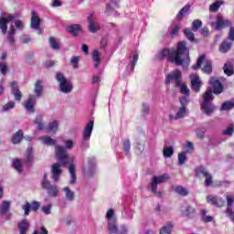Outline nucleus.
I'll return each instance as SVG.
<instances>
[{"label":"nucleus","instance_id":"obj_32","mask_svg":"<svg viewBox=\"0 0 234 234\" xmlns=\"http://www.w3.org/2000/svg\"><path fill=\"white\" fill-rule=\"evenodd\" d=\"M233 202H234V196L233 195H228L227 196V209H226V215H231V212L233 211Z\"/></svg>","mask_w":234,"mask_h":234},{"label":"nucleus","instance_id":"obj_58","mask_svg":"<svg viewBox=\"0 0 234 234\" xmlns=\"http://www.w3.org/2000/svg\"><path fill=\"white\" fill-rule=\"evenodd\" d=\"M202 27V20L196 19L192 22V30L197 32Z\"/></svg>","mask_w":234,"mask_h":234},{"label":"nucleus","instance_id":"obj_19","mask_svg":"<svg viewBox=\"0 0 234 234\" xmlns=\"http://www.w3.org/2000/svg\"><path fill=\"white\" fill-rule=\"evenodd\" d=\"M197 209L191 205H186L185 208L181 209V215L186 218H195Z\"/></svg>","mask_w":234,"mask_h":234},{"label":"nucleus","instance_id":"obj_13","mask_svg":"<svg viewBox=\"0 0 234 234\" xmlns=\"http://www.w3.org/2000/svg\"><path fill=\"white\" fill-rule=\"evenodd\" d=\"M209 85L212 87L214 94H221V92L224 90L222 83H220V80L215 77L210 78Z\"/></svg>","mask_w":234,"mask_h":234},{"label":"nucleus","instance_id":"obj_59","mask_svg":"<svg viewBox=\"0 0 234 234\" xmlns=\"http://www.w3.org/2000/svg\"><path fill=\"white\" fill-rule=\"evenodd\" d=\"M184 34L189 41H195V34L191 32V29L189 28L185 29Z\"/></svg>","mask_w":234,"mask_h":234},{"label":"nucleus","instance_id":"obj_14","mask_svg":"<svg viewBox=\"0 0 234 234\" xmlns=\"http://www.w3.org/2000/svg\"><path fill=\"white\" fill-rule=\"evenodd\" d=\"M40 207L41 204L39 201H33L31 204L27 202V204L23 205L22 209L25 212V216L28 217V215H30V209H32V211H37Z\"/></svg>","mask_w":234,"mask_h":234},{"label":"nucleus","instance_id":"obj_18","mask_svg":"<svg viewBox=\"0 0 234 234\" xmlns=\"http://www.w3.org/2000/svg\"><path fill=\"white\" fill-rule=\"evenodd\" d=\"M41 27V19L37 15H36V11H32L31 16V28L34 30H38L37 34H42V30L39 28Z\"/></svg>","mask_w":234,"mask_h":234},{"label":"nucleus","instance_id":"obj_61","mask_svg":"<svg viewBox=\"0 0 234 234\" xmlns=\"http://www.w3.org/2000/svg\"><path fill=\"white\" fill-rule=\"evenodd\" d=\"M41 210L43 213H45V215H50V213H52V205L48 204V205L42 207Z\"/></svg>","mask_w":234,"mask_h":234},{"label":"nucleus","instance_id":"obj_52","mask_svg":"<svg viewBox=\"0 0 234 234\" xmlns=\"http://www.w3.org/2000/svg\"><path fill=\"white\" fill-rule=\"evenodd\" d=\"M14 107H16V102H14L13 101L5 103L3 107H2V111L3 112H8V111H12V109H14Z\"/></svg>","mask_w":234,"mask_h":234},{"label":"nucleus","instance_id":"obj_41","mask_svg":"<svg viewBox=\"0 0 234 234\" xmlns=\"http://www.w3.org/2000/svg\"><path fill=\"white\" fill-rule=\"evenodd\" d=\"M62 191H64L65 197L69 202L74 201V191L70 190L69 186L64 187Z\"/></svg>","mask_w":234,"mask_h":234},{"label":"nucleus","instance_id":"obj_26","mask_svg":"<svg viewBox=\"0 0 234 234\" xmlns=\"http://www.w3.org/2000/svg\"><path fill=\"white\" fill-rule=\"evenodd\" d=\"M186 112H187V108L186 106H181L176 116L170 115V120H182V118L186 117Z\"/></svg>","mask_w":234,"mask_h":234},{"label":"nucleus","instance_id":"obj_24","mask_svg":"<svg viewBox=\"0 0 234 234\" xmlns=\"http://www.w3.org/2000/svg\"><path fill=\"white\" fill-rule=\"evenodd\" d=\"M67 31L76 37L81 32V26L80 24L70 25L68 27Z\"/></svg>","mask_w":234,"mask_h":234},{"label":"nucleus","instance_id":"obj_8","mask_svg":"<svg viewBox=\"0 0 234 234\" xmlns=\"http://www.w3.org/2000/svg\"><path fill=\"white\" fill-rule=\"evenodd\" d=\"M167 180H169V175L167 174H164L159 176H154L152 182L150 183L152 193H154V195H158V184H164V182H167Z\"/></svg>","mask_w":234,"mask_h":234},{"label":"nucleus","instance_id":"obj_36","mask_svg":"<svg viewBox=\"0 0 234 234\" xmlns=\"http://www.w3.org/2000/svg\"><path fill=\"white\" fill-rule=\"evenodd\" d=\"M14 36H16V27L14 25L10 26V29L7 33V41L10 43V45H14L16 43V38H14Z\"/></svg>","mask_w":234,"mask_h":234},{"label":"nucleus","instance_id":"obj_25","mask_svg":"<svg viewBox=\"0 0 234 234\" xmlns=\"http://www.w3.org/2000/svg\"><path fill=\"white\" fill-rule=\"evenodd\" d=\"M225 3L226 2H224V0H218L212 3L208 7L209 12H211L212 14H217V12L220 10V6L224 5Z\"/></svg>","mask_w":234,"mask_h":234},{"label":"nucleus","instance_id":"obj_23","mask_svg":"<svg viewBox=\"0 0 234 234\" xmlns=\"http://www.w3.org/2000/svg\"><path fill=\"white\" fill-rule=\"evenodd\" d=\"M26 165H32L34 164V150L32 146H28L26 152Z\"/></svg>","mask_w":234,"mask_h":234},{"label":"nucleus","instance_id":"obj_2","mask_svg":"<svg viewBox=\"0 0 234 234\" xmlns=\"http://www.w3.org/2000/svg\"><path fill=\"white\" fill-rule=\"evenodd\" d=\"M186 41H181L177 44V49L175 48H163L157 54V58L162 60L167 58L170 63L176 67L187 69L189 67V49L186 47Z\"/></svg>","mask_w":234,"mask_h":234},{"label":"nucleus","instance_id":"obj_56","mask_svg":"<svg viewBox=\"0 0 234 234\" xmlns=\"http://www.w3.org/2000/svg\"><path fill=\"white\" fill-rule=\"evenodd\" d=\"M151 112V107L149 104L144 102L142 104V114L143 116H147Z\"/></svg>","mask_w":234,"mask_h":234},{"label":"nucleus","instance_id":"obj_46","mask_svg":"<svg viewBox=\"0 0 234 234\" xmlns=\"http://www.w3.org/2000/svg\"><path fill=\"white\" fill-rule=\"evenodd\" d=\"M204 59H206V55L199 56L197 63L192 66L193 70H197V69H200L202 67V63H204Z\"/></svg>","mask_w":234,"mask_h":234},{"label":"nucleus","instance_id":"obj_30","mask_svg":"<svg viewBox=\"0 0 234 234\" xmlns=\"http://www.w3.org/2000/svg\"><path fill=\"white\" fill-rule=\"evenodd\" d=\"M11 206H12V202L8 200L2 201V203L0 204V215H5L8 213Z\"/></svg>","mask_w":234,"mask_h":234},{"label":"nucleus","instance_id":"obj_42","mask_svg":"<svg viewBox=\"0 0 234 234\" xmlns=\"http://www.w3.org/2000/svg\"><path fill=\"white\" fill-rule=\"evenodd\" d=\"M35 125L37 126L38 131L45 129V123L43 122V115H37L34 121Z\"/></svg>","mask_w":234,"mask_h":234},{"label":"nucleus","instance_id":"obj_11","mask_svg":"<svg viewBox=\"0 0 234 234\" xmlns=\"http://www.w3.org/2000/svg\"><path fill=\"white\" fill-rule=\"evenodd\" d=\"M94 129V120L89 121L84 128L82 133V140L83 142H89L90 140V136L92 135V130Z\"/></svg>","mask_w":234,"mask_h":234},{"label":"nucleus","instance_id":"obj_3","mask_svg":"<svg viewBox=\"0 0 234 234\" xmlns=\"http://www.w3.org/2000/svg\"><path fill=\"white\" fill-rule=\"evenodd\" d=\"M213 100H215L213 90L211 89L207 90L203 94V102L201 103V111L206 116H211L217 111V106L213 104Z\"/></svg>","mask_w":234,"mask_h":234},{"label":"nucleus","instance_id":"obj_21","mask_svg":"<svg viewBox=\"0 0 234 234\" xmlns=\"http://www.w3.org/2000/svg\"><path fill=\"white\" fill-rule=\"evenodd\" d=\"M232 47H233V42H229L228 39H225L219 45L218 50L221 54H227V52H229V50H231Z\"/></svg>","mask_w":234,"mask_h":234},{"label":"nucleus","instance_id":"obj_38","mask_svg":"<svg viewBox=\"0 0 234 234\" xmlns=\"http://www.w3.org/2000/svg\"><path fill=\"white\" fill-rule=\"evenodd\" d=\"M101 54H100V51L94 50L92 53V59L94 61V67L95 69H98L100 67V63H101Z\"/></svg>","mask_w":234,"mask_h":234},{"label":"nucleus","instance_id":"obj_57","mask_svg":"<svg viewBox=\"0 0 234 234\" xmlns=\"http://www.w3.org/2000/svg\"><path fill=\"white\" fill-rule=\"evenodd\" d=\"M179 87L181 94H184L185 96L189 95V88L186 84H183L182 81L180 83V86H176Z\"/></svg>","mask_w":234,"mask_h":234},{"label":"nucleus","instance_id":"obj_49","mask_svg":"<svg viewBox=\"0 0 234 234\" xmlns=\"http://www.w3.org/2000/svg\"><path fill=\"white\" fill-rule=\"evenodd\" d=\"M49 47H50L53 50H59V44H58V41L56 40V37H49Z\"/></svg>","mask_w":234,"mask_h":234},{"label":"nucleus","instance_id":"obj_64","mask_svg":"<svg viewBox=\"0 0 234 234\" xmlns=\"http://www.w3.org/2000/svg\"><path fill=\"white\" fill-rule=\"evenodd\" d=\"M71 65H73V69H78V63H80V57H72L70 58Z\"/></svg>","mask_w":234,"mask_h":234},{"label":"nucleus","instance_id":"obj_1","mask_svg":"<svg viewBox=\"0 0 234 234\" xmlns=\"http://www.w3.org/2000/svg\"><path fill=\"white\" fill-rule=\"evenodd\" d=\"M64 146L62 145H56L55 146V154L56 158L58 161V163L53 164L51 167V175L53 178V182H58L59 180V176H61V174L63 171L61 170V167H65V165H69V171L70 175V182L71 186H74L76 184V166H74L72 164L74 163V155L67 153V151H72L74 148V141L72 140H63Z\"/></svg>","mask_w":234,"mask_h":234},{"label":"nucleus","instance_id":"obj_28","mask_svg":"<svg viewBox=\"0 0 234 234\" xmlns=\"http://www.w3.org/2000/svg\"><path fill=\"white\" fill-rule=\"evenodd\" d=\"M223 71L226 76H233L234 74V64L231 61H227L223 66Z\"/></svg>","mask_w":234,"mask_h":234},{"label":"nucleus","instance_id":"obj_9","mask_svg":"<svg viewBox=\"0 0 234 234\" xmlns=\"http://www.w3.org/2000/svg\"><path fill=\"white\" fill-rule=\"evenodd\" d=\"M16 17V15L13 14H9L5 17L0 16V29L2 34H6V31L8 30V23L14 21Z\"/></svg>","mask_w":234,"mask_h":234},{"label":"nucleus","instance_id":"obj_16","mask_svg":"<svg viewBox=\"0 0 234 234\" xmlns=\"http://www.w3.org/2000/svg\"><path fill=\"white\" fill-rule=\"evenodd\" d=\"M190 81L192 90H195V92H200V87H202V81H200V77L197 74H191Z\"/></svg>","mask_w":234,"mask_h":234},{"label":"nucleus","instance_id":"obj_15","mask_svg":"<svg viewBox=\"0 0 234 234\" xmlns=\"http://www.w3.org/2000/svg\"><path fill=\"white\" fill-rule=\"evenodd\" d=\"M207 204L216 206V207H223V206L226 204V202L224 201V199H222V197H218L213 195H208L207 197Z\"/></svg>","mask_w":234,"mask_h":234},{"label":"nucleus","instance_id":"obj_17","mask_svg":"<svg viewBox=\"0 0 234 234\" xmlns=\"http://www.w3.org/2000/svg\"><path fill=\"white\" fill-rule=\"evenodd\" d=\"M88 23L89 30L91 32V34H96V32L100 30V23L98 22V19L94 17V16H90L88 17Z\"/></svg>","mask_w":234,"mask_h":234},{"label":"nucleus","instance_id":"obj_34","mask_svg":"<svg viewBox=\"0 0 234 234\" xmlns=\"http://www.w3.org/2000/svg\"><path fill=\"white\" fill-rule=\"evenodd\" d=\"M23 140V130H18L15 134H13L11 142L15 145L17 144H21Z\"/></svg>","mask_w":234,"mask_h":234},{"label":"nucleus","instance_id":"obj_29","mask_svg":"<svg viewBox=\"0 0 234 234\" xmlns=\"http://www.w3.org/2000/svg\"><path fill=\"white\" fill-rule=\"evenodd\" d=\"M40 142H42V144L44 145H48V146H55L58 145L56 144H58V141H56V139H52V137L47 135L44 137H40L39 138Z\"/></svg>","mask_w":234,"mask_h":234},{"label":"nucleus","instance_id":"obj_39","mask_svg":"<svg viewBox=\"0 0 234 234\" xmlns=\"http://www.w3.org/2000/svg\"><path fill=\"white\" fill-rule=\"evenodd\" d=\"M174 191L177 195H180V197H187V195H189V191L182 186H175Z\"/></svg>","mask_w":234,"mask_h":234},{"label":"nucleus","instance_id":"obj_48","mask_svg":"<svg viewBox=\"0 0 234 234\" xmlns=\"http://www.w3.org/2000/svg\"><path fill=\"white\" fill-rule=\"evenodd\" d=\"M187 154H186V152H181L178 154V165H184V164H186V162H187Z\"/></svg>","mask_w":234,"mask_h":234},{"label":"nucleus","instance_id":"obj_5","mask_svg":"<svg viewBox=\"0 0 234 234\" xmlns=\"http://www.w3.org/2000/svg\"><path fill=\"white\" fill-rule=\"evenodd\" d=\"M211 27H214V30L218 32L224 28H228L229 27H233V22L230 19L225 18L222 14H218L216 16V22H212Z\"/></svg>","mask_w":234,"mask_h":234},{"label":"nucleus","instance_id":"obj_12","mask_svg":"<svg viewBox=\"0 0 234 234\" xmlns=\"http://www.w3.org/2000/svg\"><path fill=\"white\" fill-rule=\"evenodd\" d=\"M24 107L28 114H34L36 112V96L29 95L28 99L25 101Z\"/></svg>","mask_w":234,"mask_h":234},{"label":"nucleus","instance_id":"obj_20","mask_svg":"<svg viewBox=\"0 0 234 234\" xmlns=\"http://www.w3.org/2000/svg\"><path fill=\"white\" fill-rule=\"evenodd\" d=\"M12 94L15 96V101H19L23 98L21 90H19V86H17V81L11 82Z\"/></svg>","mask_w":234,"mask_h":234},{"label":"nucleus","instance_id":"obj_51","mask_svg":"<svg viewBox=\"0 0 234 234\" xmlns=\"http://www.w3.org/2000/svg\"><path fill=\"white\" fill-rule=\"evenodd\" d=\"M209 172H207V170L206 169V167L204 166H198L196 169V176H205L206 175H207Z\"/></svg>","mask_w":234,"mask_h":234},{"label":"nucleus","instance_id":"obj_22","mask_svg":"<svg viewBox=\"0 0 234 234\" xmlns=\"http://www.w3.org/2000/svg\"><path fill=\"white\" fill-rule=\"evenodd\" d=\"M43 80H37L35 82V87H34V93H35V98H41V94H43Z\"/></svg>","mask_w":234,"mask_h":234},{"label":"nucleus","instance_id":"obj_53","mask_svg":"<svg viewBox=\"0 0 234 234\" xmlns=\"http://www.w3.org/2000/svg\"><path fill=\"white\" fill-rule=\"evenodd\" d=\"M136 63H138V54H134L133 58H130V69L132 72H134V67H136Z\"/></svg>","mask_w":234,"mask_h":234},{"label":"nucleus","instance_id":"obj_50","mask_svg":"<svg viewBox=\"0 0 234 234\" xmlns=\"http://www.w3.org/2000/svg\"><path fill=\"white\" fill-rule=\"evenodd\" d=\"M178 30H180V24H173L169 27L171 36H176L178 34Z\"/></svg>","mask_w":234,"mask_h":234},{"label":"nucleus","instance_id":"obj_55","mask_svg":"<svg viewBox=\"0 0 234 234\" xmlns=\"http://www.w3.org/2000/svg\"><path fill=\"white\" fill-rule=\"evenodd\" d=\"M213 184V176L208 172L205 176V187H209Z\"/></svg>","mask_w":234,"mask_h":234},{"label":"nucleus","instance_id":"obj_62","mask_svg":"<svg viewBox=\"0 0 234 234\" xmlns=\"http://www.w3.org/2000/svg\"><path fill=\"white\" fill-rule=\"evenodd\" d=\"M228 40L230 41L231 43H233L234 41V27L233 26L229 27Z\"/></svg>","mask_w":234,"mask_h":234},{"label":"nucleus","instance_id":"obj_31","mask_svg":"<svg viewBox=\"0 0 234 234\" xmlns=\"http://www.w3.org/2000/svg\"><path fill=\"white\" fill-rule=\"evenodd\" d=\"M114 8H120V2H116L114 0L110 1L106 7V14L111 16L112 12H114Z\"/></svg>","mask_w":234,"mask_h":234},{"label":"nucleus","instance_id":"obj_44","mask_svg":"<svg viewBox=\"0 0 234 234\" xmlns=\"http://www.w3.org/2000/svg\"><path fill=\"white\" fill-rule=\"evenodd\" d=\"M175 154V149L173 146H166L163 150V155L165 158H171Z\"/></svg>","mask_w":234,"mask_h":234},{"label":"nucleus","instance_id":"obj_40","mask_svg":"<svg viewBox=\"0 0 234 234\" xmlns=\"http://www.w3.org/2000/svg\"><path fill=\"white\" fill-rule=\"evenodd\" d=\"M59 127V122L58 121H53L48 124L47 130L48 133H58Z\"/></svg>","mask_w":234,"mask_h":234},{"label":"nucleus","instance_id":"obj_35","mask_svg":"<svg viewBox=\"0 0 234 234\" xmlns=\"http://www.w3.org/2000/svg\"><path fill=\"white\" fill-rule=\"evenodd\" d=\"M108 230L110 234L118 233V223L116 222V219L108 221Z\"/></svg>","mask_w":234,"mask_h":234},{"label":"nucleus","instance_id":"obj_33","mask_svg":"<svg viewBox=\"0 0 234 234\" xmlns=\"http://www.w3.org/2000/svg\"><path fill=\"white\" fill-rule=\"evenodd\" d=\"M173 228H175V225L171 221H168L161 228L160 234H171Z\"/></svg>","mask_w":234,"mask_h":234},{"label":"nucleus","instance_id":"obj_54","mask_svg":"<svg viewBox=\"0 0 234 234\" xmlns=\"http://www.w3.org/2000/svg\"><path fill=\"white\" fill-rule=\"evenodd\" d=\"M195 151V146L193 145V143L187 141L186 144H185V153L186 154H189Z\"/></svg>","mask_w":234,"mask_h":234},{"label":"nucleus","instance_id":"obj_10","mask_svg":"<svg viewBox=\"0 0 234 234\" xmlns=\"http://www.w3.org/2000/svg\"><path fill=\"white\" fill-rule=\"evenodd\" d=\"M94 165H96V159L94 157L89 158L88 165L82 169V173L85 175V176H92L94 175Z\"/></svg>","mask_w":234,"mask_h":234},{"label":"nucleus","instance_id":"obj_45","mask_svg":"<svg viewBox=\"0 0 234 234\" xmlns=\"http://www.w3.org/2000/svg\"><path fill=\"white\" fill-rule=\"evenodd\" d=\"M13 167L17 171V173H22L23 171V163L21 159H14L13 160Z\"/></svg>","mask_w":234,"mask_h":234},{"label":"nucleus","instance_id":"obj_37","mask_svg":"<svg viewBox=\"0 0 234 234\" xmlns=\"http://www.w3.org/2000/svg\"><path fill=\"white\" fill-rule=\"evenodd\" d=\"M202 72L205 74H211L213 72V63L211 60H206L202 68Z\"/></svg>","mask_w":234,"mask_h":234},{"label":"nucleus","instance_id":"obj_43","mask_svg":"<svg viewBox=\"0 0 234 234\" xmlns=\"http://www.w3.org/2000/svg\"><path fill=\"white\" fill-rule=\"evenodd\" d=\"M191 6L190 5H185L177 14L176 18L179 21H182V19H184V16H186V14H189V10H190Z\"/></svg>","mask_w":234,"mask_h":234},{"label":"nucleus","instance_id":"obj_47","mask_svg":"<svg viewBox=\"0 0 234 234\" xmlns=\"http://www.w3.org/2000/svg\"><path fill=\"white\" fill-rule=\"evenodd\" d=\"M231 109H234V102L227 101L221 105L220 111H231Z\"/></svg>","mask_w":234,"mask_h":234},{"label":"nucleus","instance_id":"obj_7","mask_svg":"<svg viewBox=\"0 0 234 234\" xmlns=\"http://www.w3.org/2000/svg\"><path fill=\"white\" fill-rule=\"evenodd\" d=\"M41 186L43 189H47L48 197H52L53 198L58 197V186H53L50 181H48L47 174H44L43 176Z\"/></svg>","mask_w":234,"mask_h":234},{"label":"nucleus","instance_id":"obj_27","mask_svg":"<svg viewBox=\"0 0 234 234\" xmlns=\"http://www.w3.org/2000/svg\"><path fill=\"white\" fill-rule=\"evenodd\" d=\"M29 228L30 223L27 221V219H22L18 223L19 234H27V231H28Z\"/></svg>","mask_w":234,"mask_h":234},{"label":"nucleus","instance_id":"obj_60","mask_svg":"<svg viewBox=\"0 0 234 234\" xmlns=\"http://www.w3.org/2000/svg\"><path fill=\"white\" fill-rule=\"evenodd\" d=\"M106 218L108 222H111V220H116L114 218V209L110 208L106 213Z\"/></svg>","mask_w":234,"mask_h":234},{"label":"nucleus","instance_id":"obj_4","mask_svg":"<svg viewBox=\"0 0 234 234\" xmlns=\"http://www.w3.org/2000/svg\"><path fill=\"white\" fill-rule=\"evenodd\" d=\"M56 80L58 83V90L62 92L63 94H70L74 89V85L72 84V81L61 72H57L56 74Z\"/></svg>","mask_w":234,"mask_h":234},{"label":"nucleus","instance_id":"obj_63","mask_svg":"<svg viewBox=\"0 0 234 234\" xmlns=\"http://www.w3.org/2000/svg\"><path fill=\"white\" fill-rule=\"evenodd\" d=\"M123 150L125 151L126 154H129V151H131V141L129 139L124 141Z\"/></svg>","mask_w":234,"mask_h":234},{"label":"nucleus","instance_id":"obj_6","mask_svg":"<svg viewBox=\"0 0 234 234\" xmlns=\"http://www.w3.org/2000/svg\"><path fill=\"white\" fill-rule=\"evenodd\" d=\"M181 81L182 71H180V69H175L166 75L165 83V85H171V83H174L176 87H180Z\"/></svg>","mask_w":234,"mask_h":234}]
</instances>
